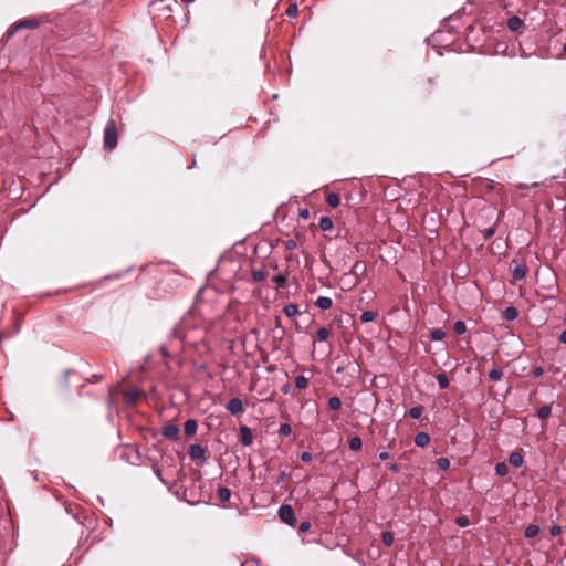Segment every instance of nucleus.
Masks as SVG:
<instances>
[{"mask_svg": "<svg viewBox=\"0 0 566 566\" xmlns=\"http://www.w3.org/2000/svg\"><path fill=\"white\" fill-rule=\"evenodd\" d=\"M153 471L155 473V475L165 484V485H168L167 481L163 478L161 475V470L159 469L158 465H154L153 467Z\"/></svg>", "mask_w": 566, "mask_h": 566, "instance_id": "43", "label": "nucleus"}, {"mask_svg": "<svg viewBox=\"0 0 566 566\" xmlns=\"http://www.w3.org/2000/svg\"><path fill=\"white\" fill-rule=\"evenodd\" d=\"M206 449L200 444H191L189 448V457L192 460H199L205 457Z\"/></svg>", "mask_w": 566, "mask_h": 566, "instance_id": "7", "label": "nucleus"}, {"mask_svg": "<svg viewBox=\"0 0 566 566\" xmlns=\"http://www.w3.org/2000/svg\"><path fill=\"white\" fill-rule=\"evenodd\" d=\"M495 473L497 475H505L507 473V465L504 462H500L495 465Z\"/></svg>", "mask_w": 566, "mask_h": 566, "instance_id": "38", "label": "nucleus"}, {"mask_svg": "<svg viewBox=\"0 0 566 566\" xmlns=\"http://www.w3.org/2000/svg\"><path fill=\"white\" fill-rule=\"evenodd\" d=\"M389 470H390L391 472H398L399 467H398V464L392 463V464H390V465H389Z\"/></svg>", "mask_w": 566, "mask_h": 566, "instance_id": "52", "label": "nucleus"}, {"mask_svg": "<svg viewBox=\"0 0 566 566\" xmlns=\"http://www.w3.org/2000/svg\"><path fill=\"white\" fill-rule=\"evenodd\" d=\"M489 377L493 381H500L503 377V370L499 367H494L490 370Z\"/></svg>", "mask_w": 566, "mask_h": 566, "instance_id": "22", "label": "nucleus"}, {"mask_svg": "<svg viewBox=\"0 0 566 566\" xmlns=\"http://www.w3.org/2000/svg\"><path fill=\"white\" fill-rule=\"evenodd\" d=\"M444 337H446V333L440 328L432 329L430 333V338H431V340H434V342L442 340Z\"/></svg>", "mask_w": 566, "mask_h": 566, "instance_id": "26", "label": "nucleus"}, {"mask_svg": "<svg viewBox=\"0 0 566 566\" xmlns=\"http://www.w3.org/2000/svg\"><path fill=\"white\" fill-rule=\"evenodd\" d=\"M559 342L566 345V328L559 335Z\"/></svg>", "mask_w": 566, "mask_h": 566, "instance_id": "48", "label": "nucleus"}, {"mask_svg": "<svg viewBox=\"0 0 566 566\" xmlns=\"http://www.w3.org/2000/svg\"><path fill=\"white\" fill-rule=\"evenodd\" d=\"M543 374H544V369H543V367H541V366H536V367H534V368L532 369V375H533L535 378H538V377L543 376Z\"/></svg>", "mask_w": 566, "mask_h": 566, "instance_id": "45", "label": "nucleus"}, {"mask_svg": "<svg viewBox=\"0 0 566 566\" xmlns=\"http://www.w3.org/2000/svg\"><path fill=\"white\" fill-rule=\"evenodd\" d=\"M197 428H198L197 421L193 419H188L185 422V427H184L186 436L192 437L197 432Z\"/></svg>", "mask_w": 566, "mask_h": 566, "instance_id": "12", "label": "nucleus"}, {"mask_svg": "<svg viewBox=\"0 0 566 566\" xmlns=\"http://www.w3.org/2000/svg\"><path fill=\"white\" fill-rule=\"evenodd\" d=\"M509 461L513 467L520 468L523 464V457L518 452H513L510 454Z\"/></svg>", "mask_w": 566, "mask_h": 566, "instance_id": "16", "label": "nucleus"}, {"mask_svg": "<svg viewBox=\"0 0 566 566\" xmlns=\"http://www.w3.org/2000/svg\"><path fill=\"white\" fill-rule=\"evenodd\" d=\"M381 539L386 546H391L394 543V534L389 531H385L381 534Z\"/></svg>", "mask_w": 566, "mask_h": 566, "instance_id": "30", "label": "nucleus"}, {"mask_svg": "<svg viewBox=\"0 0 566 566\" xmlns=\"http://www.w3.org/2000/svg\"><path fill=\"white\" fill-rule=\"evenodd\" d=\"M240 441L245 447H248L252 443L253 434L249 427H247V426L240 427Z\"/></svg>", "mask_w": 566, "mask_h": 566, "instance_id": "5", "label": "nucleus"}, {"mask_svg": "<svg viewBox=\"0 0 566 566\" xmlns=\"http://www.w3.org/2000/svg\"><path fill=\"white\" fill-rule=\"evenodd\" d=\"M422 412H423L422 406H415L409 409V416L411 419H415V420L419 419L421 417Z\"/></svg>", "mask_w": 566, "mask_h": 566, "instance_id": "25", "label": "nucleus"}, {"mask_svg": "<svg viewBox=\"0 0 566 566\" xmlns=\"http://www.w3.org/2000/svg\"><path fill=\"white\" fill-rule=\"evenodd\" d=\"M292 432V428L289 423H281L279 428V433L282 437H287Z\"/></svg>", "mask_w": 566, "mask_h": 566, "instance_id": "36", "label": "nucleus"}, {"mask_svg": "<svg viewBox=\"0 0 566 566\" xmlns=\"http://www.w3.org/2000/svg\"><path fill=\"white\" fill-rule=\"evenodd\" d=\"M180 1H181L182 3H186V4H188V3H191V2H193L195 0H180Z\"/></svg>", "mask_w": 566, "mask_h": 566, "instance_id": "55", "label": "nucleus"}, {"mask_svg": "<svg viewBox=\"0 0 566 566\" xmlns=\"http://www.w3.org/2000/svg\"><path fill=\"white\" fill-rule=\"evenodd\" d=\"M140 396L142 392L138 389H130L124 392V399L129 405H135Z\"/></svg>", "mask_w": 566, "mask_h": 566, "instance_id": "8", "label": "nucleus"}, {"mask_svg": "<svg viewBox=\"0 0 566 566\" xmlns=\"http://www.w3.org/2000/svg\"><path fill=\"white\" fill-rule=\"evenodd\" d=\"M552 412V408L548 405H544L537 409V417L542 420H545L549 417Z\"/></svg>", "mask_w": 566, "mask_h": 566, "instance_id": "20", "label": "nucleus"}, {"mask_svg": "<svg viewBox=\"0 0 566 566\" xmlns=\"http://www.w3.org/2000/svg\"><path fill=\"white\" fill-rule=\"evenodd\" d=\"M389 458V453L387 451H382L379 453L380 460H387Z\"/></svg>", "mask_w": 566, "mask_h": 566, "instance_id": "50", "label": "nucleus"}, {"mask_svg": "<svg viewBox=\"0 0 566 566\" xmlns=\"http://www.w3.org/2000/svg\"><path fill=\"white\" fill-rule=\"evenodd\" d=\"M539 533V526L535 524H531L525 528V537L533 538L537 536Z\"/></svg>", "mask_w": 566, "mask_h": 566, "instance_id": "21", "label": "nucleus"}, {"mask_svg": "<svg viewBox=\"0 0 566 566\" xmlns=\"http://www.w3.org/2000/svg\"><path fill=\"white\" fill-rule=\"evenodd\" d=\"M118 139V133L116 124L113 119H109L104 130V147L106 150H112L116 147Z\"/></svg>", "mask_w": 566, "mask_h": 566, "instance_id": "1", "label": "nucleus"}, {"mask_svg": "<svg viewBox=\"0 0 566 566\" xmlns=\"http://www.w3.org/2000/svg\"><path fill=\"white\" fill-rule=\"evenodd\" d=\"M495 233V230L493 228H488L485 231H484V238L485 239H490L493 237V234Z\"/></svg>", "mask_w": 566, "mask_h": 566, "instance_id": "47", "label": "nucleus"}, {"mask_svg": "<svg viewBox=\"0 0 566 566\" xmlns=\"http://www.w3.org/2000/svg\"><path fill=\"white\" fill-rule=\"evenodd\" d=\"M329 336V331L326 327H319L316 332V338L318 342H325Z\"/></svg>", "mask_w": 566, "mask_h": 566, "instance_id": "27", "label": "nucleus"}, {"mask_svg": "<svg viewBox=\"0 0 566 566\" xmlns=\"http://www.w3.org/2000/svg\"><path fill=\"white\" fill-rule=\"evenodd\" d=\"M217 493L222 505L228 503L231 499V491L226 486H219Z\"/></svg>", "mask_w": 566, "mask_h": 566, "instance_id": "10", "label": "nucleus"}, {"mask_svg": "<svg viewBox=\"0 0 566 566\" xmlns=\"http://www.w3.org/2000/svg\"><path fill=\"white\" fill-rule=\"evenodd\" d=\"M437 467L441 471L447 470L450 467L449 459H447L444 457H441V458L437 459Z\"/></svg>", "mask_w": 566, "mask_h": 566, "instance_id": "35", "label": "nucleus"}, {"mask_svg": "<svg viewBox=\"0 0 566 566\" xmlns=\"http://www.w3.org/2000/svg\"><path fill=\"white\" fill-rule=\"evenodd\" d=\"M437 381L441 389H446L449 386V379L444 373L437 375Z\"/></svg>", "mask_w": 566, "mask_h": 566, "instance_id": "28", "label": "nucleus"}, {"mask_svg": "<svg viewBox=\"0 0 566 566\" xmlns=\"http://www.w3.org/2000/svg\"><path fill=\"white\" fill-rule=\"evenodd\" d=\"M552 536L557 537L563 533V528L560 525H553L549 530Z\"/></svg>", "mask_w": 566, "mask_h": 566, "instance_id": "40", "label": "nucleus"}, {"mask_svg": "<svg viewBox=\"0 0 566 566\" xmlns=\"http://www.w3.org/2000/svg\"><path fill=\"white\" fill-rule=\"evenodd\" d=\"M564 53L566 54V43L564 44Z\"/></svg>", "mask_w": 566, "mask_h": 566, "instance_id": "56", "label": "nucleus"}, {"mask_svg": "<svg viewBox=\"0 0 566 566\" xmlns=\"http://www.w3.org/2000/svg\"><path fill=\"white\" fill-rule=\"evenodd\" d=\"M279 517L283 523L287 524L289 526H295L296 524L294 511L292 506L289 504H283L280 506Z\"/></svg>", "mask_w": 566, "mask_h": 566, "instance_id": "2", "label": "nucleus"}, {"mask_svg": "<svg viewBox=\"0 0 566 566\" xmlns=\"http://www.w3.org/2000/svg\"><path fill=\"white\" fill-rule=\"evenodd\" d=\"M332 298L327 296H318L317 300L315 301V305L321 310H328L332 306Z\"/></svg>", "mask_w": 566, "mask_h": 566, "instance_id": "14", "label": "nucleus"}, {"mask_svg": "<svg viewBox=\"0 0 566 566\" xmlns=\"http://www.w3.org/2000/svg\"><path fill=\"white\" fill-rule=\"evenodd\" d=\"M171 335H172V337L181 338V334H180V332H179L177 328H175V329L171 332Z\"/></svg>", "mask_w": 566, "mask_h": 566, "instance_id": "51", "label": "nucleus"}, {"mask_svg": "<svg viewBox=\"0 0 566 566\" xmlns=\"http://www.w3.org/2000/svg\"><path fill=\"white\" fill-rule=\"evenodd\" d=\"M430 442V436L427 432H418L415 437V444L423 448Z\"/></svg>", "mask_w": 566, "mask_h": 566, "instance_id": "11", "label": "nucleus"}, {"mask_svg": "<svg viewBox=\"0 0 566 566\" xmlns=\"http://www.w3.org/2000/svg\"><path fill=\"white\" fill-rule=\"evenodd\" d=\"M527 269L524 265H517L513 270V277L515 280H523L526 276Z\"/></svg>", "mask_w": 566, "mask_h": 566, "instance_id": "19", "label": "nucleus"}, {"mask_svg": "<svg viewBox=\"0 0 566 566\" xmlns=\"http://www.w3.org/2000/svg\"><path fill=\"white\" fill-rule=\"evenodd\" d=\"M287 479V474L285 472H281L277 479V483L284 482Z\"/></svg>", "mask_w": 566, "mask_h": 566, "instance_id": "49", "label": "nucleus"}, {"mask_svg": "<svg viewBox=\"0 0 566 566\" xmlns=\"http://www.w3.org/2000/svg\"><path fill=\"white\" fill-rule=\"evenodd\" d=\"M326 202H327L331 207L336 208V207H338V206H339V203H340V198H339V196H338L337 193L332 192V193H329V195L326 197Z\"/></svg>", "mask_w": 566, "mask_h": 566, "instance_id": "23", "label": "nucleus"}, {"mask_svg": "<svg viewBox=\"0 0 566 566\" xmlns=\"http://www.w3.org/2000/svg\"><path fill=\"white\" fill-rule=\"evenodd\" d=\"M310 528H311V522H310V521H304V522H302V523L300 524V526H298V531H300L301 533H305V532H307Z\"/></svg>", "mask_w": 566, "mask_h": 566, "instance_id": "44", "label": "nucleus"}, {"mask_svg": "<svg viewBox=\"0 0 566 566\" xmlns=\"http://www.w3.org/2000/svg\"><path fill=\"white\" fill-rule=\"evenodd\" d=\"M284 247H285L286 250L292 251V250L296 249L297 243H296L295 240L289 239V240L284 241Z\"/></svg>", "mask_w": 566, "mask_h": 566, "instance_id": "41", "label": "nucleus"}, {"mask_svg": "<svg viewBox=\"0 0 566 566\" xmlns=\"http://www.w3.org/2000/svg\"><path fill=\"white\" fill-rule=\"evenodd\" d=\"M453 329H454L455 334L462 335L467 332V326H465L464 322L457 321L453 325Z\"/></svg>", "mask_w": 566, "mask_h": 566, "instance_id": "34", "label": "nucleus"}, {"mask_svg": "<svg viewBox=\"0 0 566 566\" xmlns=\"http://www.w3.org/2000/svg\"><path fill=\"white\" fill-rule=\"evenodd\" d=\"M298 13V7L296 3H290L287 9L285 10V14L289 18H295Z\"/></svg>", "mask_w": 566, "mask_h": 566, "instance_id": "31", "label": "nucleus"}, {"mask_svg": "<svg viewBox=\"0 0 566 566\" xmlns=\"http://www.w3.org/2000/svg\"><path fill=\"white\" fill-rule=\"evenodd\" d=\"M227 410L231 415H239V413L243 412L242 400L240 398H232V399H230L228 405H227Z\"/></svg>", "mask_w": 566, "mask_h": 566, "instance_id": "4", "label": "nucleus"}, {"mask_svg": "<svg viewBox=\"0 0 566 566\" xmlns=\"http://www.w3.org/2000/svg\"><path fill=\"white\" fill-rule=\"evenodd\" d=\"M179 428L178 426L174 424V423H167L163 427V436L168 438V439H176L179 434Z\"/></svg>", "mask_w": 566, "mask_h": 566, "instance_id": "6", "label": "nucleus"}, {"mask_svg": "<svg viewBox=\"0 0 566 566\" xmlns=\"http://www.w3.org/2000/svg\"><path fill=\"white\" fill-rule=\"evenodd\" d=\"M308 385V380L303 375H300L295 378V386L298 389H305Z\"/></svg>", "mask_w": 566, "mask_h": 566, "instance_id": "32", "label": "nucleus"}, {"mask_svg": "<svg viewBox=\"0 0 566 566\" xmlns=\"http://www.w3.org/2000/svg\"><path fill=\"white\" fill-rule=\"evenodd\" d=\"M518 312L514 306H507L502 312V318L507 322H513L517 318Z\"/></svg>", "mask_w": 566, "mask_h": 566, "instance_id": "9", "label": "nucleus"}, {"mask_svg": "<svg viewBox=\"0 0 566 566\" xmlns=\"http://www.w3.org/2000/svg\"><path fill=\"white\" fill-rule=\"evenodd\" d=\"M348 448L352 451H359L361 449V439L359 437H357V436L352 437L348 440Z\"/></svg>", "mask_w": 566, "mask_h": 566, "instance_id": "18", "label": "nucleus"}, {"mask_svg": "<svg viewBox=\"0 0 566 566\" xmlns=\"http://www.w3.org/2000/svg\"><path fill=\"white\" fill-rule=\"evenodd\" d=\"M328 407L332 410H338L342 407V401L338 397L334 396L328 399Z\"/></svg>", "mask_w": 566, "mask_h": 566, "instance_id": "29", "label": "nucleus"}, {"mask_svg": "<svg viewBox=\"0 0 566 566\" xmlns=\"http://www.w3.org/2000/svg\"><path fill=\"white\" fill-rule=\"evenodd\" d=\"M455 523H457V525H458V526H460V527H465V526H468V525H469V518H468L467 516H464V515H462V516H458V517L455 518Z\"/></svg>", "mask_w": 566, "mask_h": 566, "instance_id": "39", "label": "nucleus"}, {"mask_svg": "<svg viewBox=\"0 0 566 566\" xmlns=\"http://www.w3.org/2000/svg\"><path fill=\"white\" fill-rule=\"evenodd\" d=\"M265 272L263 270H253L252 280L253 282H262L265 279Z\"/></svg>", "mask_w": 566, "mask_h": 566, "instance_id": "33", "label": "nucleus"}, {"mask_svg": "<svg viewBox=\"0 0 566 566\" xmlns=\"http://www.w3.org/2000/svg\"><path fill=\"white\" fill-rule=\"evenodd\" d=\"M300 214H301V217L306 219L308 217V211L307 210H303V211H301Z\"/></svg>", "mask_w": 566, "mask_h": 566, "instance_id": "54", "label": "nucleus"}, {"mask_svg": "<svg viewBox=\"0 0 566 566\" xmlns=\"http://www.w3.org/2000/svg\"><path fill=\"white\" fill-rule=\"evenodd\" d=\"M312 459H313V457H312V453H311V452H308V451H304V452H302V454H301V460H302L303 462H310V461H312Z\"/></svg>", "mask_w": 566, "mask_h": 566, "instance_id": "46", "label": "nucleus"}, {"mask_svg": "<svg viewBox=\"0 0 566 566\" xmlns=\"http://www.w3.org/2000/svg\"><path fill=\"white\" fill-rule=\"evenodd\" d=\"M38 25V22L35 20H24V21H21L20 23H18L17 25H14L13 28H11L10 30L7 31V39H10L11 36H13V34L19 30V29H22V28H35Z\"/></svg>", "mask_w": 566, "mask_h": 566, "instance_id": "3", "label": "nucleus"}, {"mask_svg": "<svg viewBox=\"0 0 566 566\" xmlns=\"http://www.w3.org/2000/svg\"><path fill=\"white\" fill-rule=\"evenodd\" d=\"M377 317V313L373 311H364L360 315V321L363 323L373 322Z\"/></svg>", "mask_w": 566, "mask_h": 566, "instance_id": "24", "label": "nucleus"}, {"mask_svg": "<svg viewBox=\"0 0 566 566\" xmlns=\"http://www.w3.org/2000/svg\"><path fill=\"white\" fill-rule=\"evenodd\" d=\"M538 187V184L537 182H534L532 184L531 186L526 185V184H518L517 185V188L521 189V190H536Z\"/></svg>", "mask_w": 566, "mask_h": 566, "instance_id": "42", "label": "nucleus"}, {"mask_svg": "<svg viewBox=\"0 0 566 566\" xmlns=\"http://www.w3.org/2000/svg\"><path fill=\"white\" fill-rule=\"evenodd\" d=\"M272 280L276 283V289H283L286 285L285 275H275Z\"/></svg>", "mask_w": 566, "mask_h": 566, "instance_id": "37", "label": "nucleus"}, {"mask_svg": "<svg viewBox=\"0 0 566 566\" xmlns=\"http://www.w3.org/2000/svg\"><path fill=\"white\" fill-rule=\"evenodd\" d=\"M318 226L323 231H328L333 228V220L332 218L324 216L319 219Z\"/></svg>", "mask_w": 566, "mask_h": 566, "instance_id": "17", "label": "nucleus"}, {"mask_svg": "<svg viewBox=\"0 0 566 566\" xmlns=\"http://www.w3.org/2000/svg\"><path fill=\"white\" fill-rule=\"evenodd\" d=\"M523 25V21L520 17L513 15L507 20V28L511 31H517Z\"/></svg>", "mask_w": 566, "mask_h": 566, "instance_id": "13", "label": "nucleus"}, {"mask_svg": "<svg viewBox=\"0 0 566 566\" xmlns=\"http://www.w3.org/2000/svg\"><path fill=\"white\" fill-rule=\"evenodd\" d=\"M284 314L287 317H295L300 315L298 306L294 303H289L283 308Z\"/></svg>", "mask_w": 566, "mask_h": 566, "instance_id": "15", "label": "nucleus"}, {"mask_svg": "<svg viewBox=\"0 0 566 566\" xmlns=\"http://www.w3.org/2000/svg\"><path fill=\"white\" fill-rule=\"evenodd\" d=\"M160 352L164 356H168V349L166 345L160 346Z\"/></svg>", "mask_w": 566, "mask_h": 566, "instance_id": "53", "label": "nucleus"}]
</instances>
